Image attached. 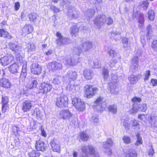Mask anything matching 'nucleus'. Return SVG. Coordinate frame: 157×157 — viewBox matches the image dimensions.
<instances>
[{
  "instance_id": "f257e3e1",
  "label": "nucleus",
  "mask_w": 157,
  "mask_h": 157,
  "mask_svg": "<svg viewBox=\"0 0 157 157\" xmlns=\"http://www.w3.org/2000/svg\"><path fill=\"white\" fill-rule=\"evenodd\" d=\"M68 98L63 94L57 96L55 101V104L58 107L61 108L66 106L68 104Z\"/></svg>"
},
{
  "instance_id": "f03ea898",
  "label": "nucleus",
  "mask_w": 157,
  "mask_h": 157,
  "mask_svg": "<svg viewBox=\"0 0 157 157\" xmlns=\"http://www.w3.org/2000/svg\"><path fill=\"white\" fill-rule=\"evenodd\" d=\"M63 59L65 61L66 63L70 65L75 66L80 61V59L75 56H71L70 55H67L63 57Z\"/></svg>"
},
{
  "instance_id": "7ed1b4c3",
  "label": "nucleus",
  "mask_w": 157,
  "mask_h": 157,
  "mask_svg": "<svg viewBox=\"0 0 157 157\" xmlns=\"http://www.w3.org/2000/svg\"><path fill=\"white\" fill-rule=\"evenodd\" d=\"M72 103L78 111H82L85 109V104L83 101H82L81 99L80 98H73Z\"/></svg>"
},
{
  "instance_id": "20e7f679",
  "label": "nucleus",
  "mask_w": 157,
  "mask_h": 157,
  "mask_svg": "<svg viewBox=\"0 0 157 157\" xmlns=\"http://www.w3.org/2000/svg\"><path fill=\"white\" fill-rule=\"evenodd\" d=\"M47 67L49 70L52 72L61 69L63 67L62 64L53 61L48 63Z\"/></svg>"
},
{
  "instance_id": "39448f33",
  "label": "nucleus",
  "mask_w": 157,
  "mask_h": 157,
  "mask_svg": "<svg viewBox=\"0 0 157 157\" xmlns=\"http://www.w3.org/2000/svg\"><path fill=\"white\" fill-rule=\"evenodd\" d=\"M107 18L105 15H98L94 20V22L96 26L99 27L107 22Z\"/></svg>"
},
{
  "instance_id": "423d86ee",
  "label": "nucleus",
  "mask_w": 157,
  "mask_h": 157,
  "mask_svg": "<svg viewBox=\"0 0 157 157\" xmlns=\"http://www.w3.org/2000/svg\"><path fill=\"white\" fill-rule=\"evenodd\" d=\"M98 91V89L97 88L93 87L91 86H87L85 94L87 98H92Z\"/></svg>"
},
{
  "instance_id": "0eeeda50",
  "label": "nucleus",
  "mask_w": 157,
  "mask_h": 157,
  "mask_svg": "<svg viewBox=\"0 0 157 157\" xmlns=\"http://www.w3.org/2000/svg\"><path fill=\"white\" fill-rule=\"evenodd\" d=\"M113 143L112 140L110 138L108 139L106 142L103 143L102 147L104 149V151L108 155H110L112 153L110 147L112 146Z\"/></svg>"
},
{
  "instance_id": "6e6552de",
  "label": "nucleus",
  "mask_w": 157,
  "mask_h": 157,
  "mask_svg": "<svg viewBox=\"0 0 157 157\" xmlns=\"http://www.w3.org/2000/svg\"><path fill=\"white\" fill-rule=\"evenodd\" d=\"M131 62L130 65V70L132 72H135L137 71L139 66L138 58L137 56H134L131 59Z\"/></svg>"
},
{
  "instance_id": "1a4fd4ad",
  "label": "nucleus",
  "mask_w": 157,
  "mask_h": 157,
  "mask_svg": "<svg viewBox=\"0 0 157 157\" xmlns=\"http://www.w3.org/2000/svg\"><path fill=\"white\" fill-rule=\"evenodd\" d=\"M52 88V85L50 83L43 82L41 84L39 89L40 92L44 94H47L50 92Z\"/></svg>"
},
{
  "instance_id": "9d476101",
  "label": "nucleus",
  "mask_w": 157,
  "mask_h": 157,
  "mask_svg": "<svg viewBox=\"0 0 157 157\" xmlns=\"http://www.w3.org/2000/svg\"><path fill=\"white\" fill-rule=\"evenodd\" d=\"M13 59V57L11 55L5 56L0 59V63L3 66H5L10 64Z\"/></svg>"
},
{
  "instance_id": "9b49d317",
  "label": "nucleus",
  "mask_w": 157,
  "mask_h": 157,
  "mask_svg": "<svg viewBox=\"0 0 157 157\" xmlns=\"http://www.w3.org/2000/svg\"><path fill=\"white\" fill-rule=\"evenodd\" d=\"M8 46L10 49L15 53V54L22 53V48L18 45L15 44L12 42H9Z\"/></svg>"
},
{
  "instance_id": "f8f14e48",
  "label": "nucleus",
  "mask_w": 157,
  "mask_h": 157,
  "mask_svg": "<svg viewBox=\"0 0 157 157\" xmlns=\"http://www.w3.org/2000/svg\"><path fill=\"white\" fill-rule=\"evenodd\" d=\"M59 115L61 118L69 120L72 117L73 114L68 109H65L60 112Z\"/></svg>"
},
{
  "instance_id": "ddd939ff",
  "label": "nucleus",
  "mask_w": 157,
  "mask_h": 157,
  "mask_svg": "<svg viewBox=\"0 0 157 157\" xmlns=\"http://www.w3.org/2000/svg\"><path fill=\"white\" fill-rule=\"evenodd\" d=\"M103 98L101 97H99L95 101V104L93 105L94 109L98 111H100L102 109V102Z\"/></svg>"
},
{
  "instance_id": "4468645a",
  "label": "nucleus",
  "mask_w": 157,
  "mask_h": 157,
  "mask_svg": "<svg viewBox=\"0 0 157 157\" xmlns=\"http://www.w3.org/2000/svg\"><path fill=\"white\" fill-rule=\"evenodd\" d=\"M56 35L58 37L57 39V43L59 46H61L67 43L68 40L63 36L60 33L57 32Z\"/></svg>"
},
{
  "instance_id": "2eb2a0df",
  "label": "nucleus",
  "mask_w": 157,
  "mask_h": 157,
  "mask_svg": "<svg viewBox=\"0 0 157 157\" xmlns=\"http://www.w3.org/2000/svg\"><path fill=\"white\" fill-rule=\"evenodd\" d=\"M115 76H113L112 78V82L109 83V91L111 94H114L116 87V84L117 82V80L116 79Z\"/></svg>"
},
{
  "instance_id": "dca6fc26",
  "label": "nucleus",
  "mask_w": 157,
  "mask_h": 157,
  "mask_svg": "<svg viewBox=\"0 0 157 157\" xmlns=\"http://www.w3.org/2000/svg\"><path fill=\"white\" fill-rule=\"evenodd\" d=\"M31 72L35 75H39L42 71L41 67L37 63L33 64L31 67Z\"/></svg>"
},
{
  "instance_id": "f3484780",
  "label": "nucleus",
  "mask_w": 157,
  "mask_h": 157,
  "mask_svg": "<svg viewBox=\"0 0 157 157\" xmlns=\"http://www.w3.org/2000/svg\"><path fill=\"white\" fill-rule=\"evenodd\" d=\"M33 107L32 101L26 100L23 103L22 105V110L25 112L29 111Z\"/></svg>"
},
{
  "instance_id": "a211bd4d",
  "label": "nucleus",
  "mask_w": 157,
  "mask_h": 157,
  "mask_svg": "<svg viewBox=\"0 0 157 157\" xmlns=\"http://www.w3.org/2000/svg\"><path fill=\"white\" fill-rule=\"evenodd\" d=\"M79 15V13L75 9L73 8L68 10L67 16L70 19L77 18Z\"/></svg>"
},
{
  "instance_id": "6ab92c4d",
  "label": "nucleus",
  "mask_w": 157,
  "mask_h": 157,
  "mask_svg": "<svg viewBox=\"0 0 157 157\" xmlns=\"http://www.w3.org/2000/svg\"><path fill=\"white\" fill-rule=\"evenodd\" d=\"M133 18H136L138 20L139 23L142 26L144 22V19L143 14L139 11L136 12H133Z\"/></svg>"
},
{
  "instance_id": "aec40b11",
  "label": "nucleus",
  "mask_w": 157,
  "mask_h": 157,
  "mask_svg": "<svg viewBox=\"0 0 157 157\" xmlns=\"http://www.w3.org/2000/svg\"><path fill=\"white\" fill-rule=\"evenodd\" d=\"M83 52H86L90 50L92 47V42L87 41L83 42L80 45Z\"/></svg>"
},
{
  "instance_id": "412c9836",
  "label": "nucleus",
  "mask_w": 157,
  "mask_h": 157,
  "mask_svg": "<svg viewBox=\"0 0 157 157\" xmlns=\"http://www.w3.org/2000/svg\"><path fill=\"white\" fill-rule=\"evenodd\" d=\"M50 144L53 151L57 152H59L60 151V146L56 140H51Z\"/></svg>"
},
{
  "instance_id": "4be33fe9",
  "label": "nucleus",
  "mask_w": 157,
  "mask_h": 157,
  "mask_svg": "<svg viewBox=\"0 0 157 157\" xmlns=\"http://www.w3.org/2000/svg\"><path fill=\"white\" fill-rule=\"evenodd\" d=\"M26 65V61H24L23 62L20 77V80H21L22 81H23L25 80L27 75Z\"/></svg>"
},
{
  "instance_id": "5701e85b",
  "label": "nucleus",
  "mask_w": 157,
  "mask_h": 157,
  "mask_svg": "<svg viewBox=\"0 0 157 157\" xmlns=\"http://www.w3.org/2000/svg\"><path fill=\"white\" fill-rule=\"evenodd\" d=\"M37 84V82L35 78H31L26 85V87L28 89H31L36 87Z\"/></svg>"
},
{
  "instance_id": "b1692460",
  "label": "nucleus",
  "mask_w": 157,
  "mask_h": 157,
  "mask_svg": "<svg viewBox=\"0 0 157 157\" xmlns=\"http://www.w3.org/2000/svg\"><path fill=\"white\" fill-rule=\"evenodd\" d=\"M36 47L33 43H29L26 45L25 49L29 53L32 54L35 52Z\"/></svg>"
},
{
  "instance_id": "393cba45",
  "label": "nucleus",
  "mask_w": 157,
  "mask_h": 157,
  "mask_svg": "<svg viewBox=\"0 0 157 157\" xmlns=\"http://www.w3.org/2000/svg\"><path fill=\"white\" fill-rule=\"evenodd\" d=\"M46 145L42 141L39 140L36 141L35 144L36 149L38 151H44L45 150Z\"/></svg>"
},
{
  "instance_id": "a878e982",
  "label": "nucleus",
  "mask_w": 157,
  "mask_h": 157,
  "mask_svg": "<svg viewBox=\"0 0 157 157\" xmlns=\"http://www.w3.org/2000/svg\"><path fill=\"white\" fill-rule=\"evenodd\" d=\"M0 85L5 88H9L11 86V83L8 79L3 78L0 79Z\"/></svg>"
},
{
  "instance_id": "bb28decb",
  "label": "nucleus",
  "mask_w": 157,
  "mask_h": 157,
  "mask_svg": "<svg viewBox=\"0 0 157 157\" xmlns=\"http://www.w3.org/2000/svg\"><path fill=\"white\" fill-rule=\"evenodd\" d=\"M141 77L140 75H137L136 76L133 75H130L128 78V79L132 84L136 83L138 80L140 79Z\"/></svg>"
},
{
  "instance_id": "cd10ccee",
  "label": "nucleus",
  "mask_w": 157,
  "mask_h": 157,
  "mask_svg": "<svg viewBox=\"0 0 157 157\" xmlns=\"http://www.w3.org/2000/svg\"><path fill=\"white\" fill-rule=\"evenodd\" d=\"M83 75L87 79H90L92 77L93 72L90 69H85L83 71Z\"/></svg>"
},
{
  "instance_id": "c85d7f7f",
  "label": "nucleus",
  "mask_w": 157,
  "mask_h": 157,
  "mask_svg": "<svg viewBox=\"0 0 157 157\" xmlns=\"http://www.w3.org/2000/svg\"><path fill=\"white\" fill-rule=\"evenodd\" d=\"M151 126L152 127H157V116H151L149 120Z\"/></svg>"
},
{
  "instance_id": "c756f323",
  "label": "nucleus",
  "mask_w": 157,
  "mask_h": 157,
  "mask_svg": "<svg viewBox=\"0 0 157 157\" xmlns=\"http://www.w3.org/2000/svg\"><path fill=\"white\" fill-rule=\"evenodd\" d=\"M67 77L70 80L74 81L77 77V73L75 71H69L67 73Z\"/></svg>"
},
{
  "instance_id": "7c9ffc66",
  "label": "nucleus",
  "mask_w": 157,
  "mask_h": 157,
  "mask_svg": "<svg viewBox=\"0 0 157 157\" xmlns=\"http://www.w3.org/2000/svg\"><path fill=\"white\" fill-rule=\"evenodd\" d=\"M33 30V27L31 25L26 24L24 27L22 31L25 34H28L31 33Z\"/></svg>"
},
{
  "instance_id": "2f4dec72",
  "label": "nucleus",
  "mask_w": 157,
  "mask_h": 157,
  "mask_svg": "<svg viewBox=\"0 0 157 157\" xmlns=\"http://www.w3.org/2000/svg\"><path fill=\"white\" fill-rule=\"evenodd\" d=\"M88 148L91 155L94 157H99V153L95 151V149L93 146L89 145L88 146Z\"/></svg>"
},
{
  "instance_id": "473e14b6",
  "label": "nucleus",
  "mask_w": 157,
  "mask_h": 157,
  "mask_svg": "<svg viewBox=\"0 0 157 157\" xmlns=\"http://www.w3.org/2000/svg\"><path fill=\"white\" fill-rule=\"evenodd\" d=\"M63 77L59 76H56L53 79L52 82L55 85H59L63 82Z\"/></svg>"
},
{
  "instance_id": "72a5a7b5",
  "label": "nucleus",
  "mask_w": 157,
  "mask_h": 157,
  "mask_svg": "<svg viewBox=\"0 0 157 157\" xmlns=\"http://www.w3.org/2000/svg\"><path fill=\"white\" fill-rule=\"evenodd\" d=\"M126 157H136L137 153L134 151H132L131 149H127L124 152Z\"/></svg>"
},
{
  "instance_id": "f704fd0d",
  "label": "nucleus",
  "mask_w": 157,
  "mask_h": 157,
  "mask_svg": "<svg viewBox=\"0 0 157 157\" xmlns=\"http://www.w3.org/2000/svg\"><path fill=\"white\" fill-rule=\"evenodd\" d=\"M90 64L93 68H98L101 67L100 61L97 59H95L93 61H91Z\"/></svg>"
},
{
  "instance_id": "c9c22d12",
  "label": "nucleus",
  "mask_w": 157,
  "mask_h": 157,
  "mask_svg": "<svg viewBox=\"0 0 157 157\" xmlns=\"http://www.w3.org/2000/svg\"><path fill=\"white\" fill-rule=\"evenodd\" d=\"M0 36L5 38L6 37L9 39H11L12 38V36L10 34L3 29H0Z\"/></svg>"
},
{
  "instance_id": "e433bc0d",
  "label": "nucleus",
  "mask_w": 157,
  "mask_h": 157,
  "mask_svg": "<svg viewBox=\"0 0 157 157\" xmlns=\"http://www.w3.org/2000/svg\"><path fill=\"white\" fill-rule=\"evenodd\" d=\"M19 66L16 63L13 64L9 67L10 71L12 73L17 72Z\"/></svg>"
},
{
  "instance_id": "4c0bfd02",
  "label": "nucleus",
  "mask_w": 157,
  "mask_h": 157,
  "mask_svg": "<svg viewBox=\"0 0 157 157\" xmlns=\"http://www.w3.org/2000/svg\"><path fill=\"white\" fill-rule=\"evenodd\" d=\"M95 13V11L94 9H87L85 11V15L89 18H91L94 15Z\"/></svg>"
},
{
  "instance_id": "58836bf2",
  "label": "nucleus",
  "mask_w": 157,
  "mask_h": 157,
  "mask_svg": "<svg viewBox=\"0 0 157 157\" xmlns=\"http://www.w3.org/2000/svg\"><path fill=\"white\" fill-rule=\"evenodd\" d=\"M78 29L76 26H73L71 28V34L72 36H76L78 34Z\"/></svg>"
},
{
  "instance_id": "ea45409f",
  "label": "nucleus",
  "mask_w": 157,
  "mask_h": 157,
  "mask_svg": "<svg viewBox=\"0 0 157 157\" xmlns=\"http://www.w3.org/2000/svg\"><path fill=\"white\" fill-rule=\"evenodd\" d=\"M38 17V15L34 12L31 13L28 15V17L30 21L33 22L36 21Z\"/></svg>"
},
{
  "instance_id": "a19ab883",
  "label": "nucleus",
  "mask_w": 157,
  "mask_h": 157,
  "mask_svg": "<svg viewBox=\"0 0 157 157\" xmlns=\"http://www.w3.org/2000/svg\"><path fill=\"white\" fill-rule=\"evenodd\" d=\"M109 111L113 113L116 114L117 111V107L116 105H110L108 107Z\"/></svg>"
},
{
  "instance_id": "79ce46f5",
  "label": "nucleus",
  "mask_w": 157,
  "mask_h": 157,
  "mask_svg": "<svg viewBox=\"0 0 157 157\" xmlns=\"http://www.w3.org/2000/svg\"><path fill=\"white\" fill-rule=\"evenodd\" d=\"M152 29V26L150 25H148L147 27V39L150 40L151 37Z\"/></svg>"
},
{
  "instance_id": "37998d69",
  "label": "nucleus",
  "mask_w": 157,
  "mask_h": 157,
  "mask_svg": "<svg viewBox=\"0 0 157 157\" xmlns=\"http://www.w3.org/2000/svg\"><path fill=\"white\" fill-rule=\"evenodd\" d=\"M83 50L81 46L75 48L74 49V53L78 56H79L82 53Z\"/></svg>"
},
{
  "instance_id": "c03bdc74",
  "label": "nucleus",
  "mask_w": 157,
  "mask_h": 157,
  "mask_svg": "<svg viewBox=\"0 0 157 157\" xmlns=\"http://www.w3.org/2000/svg\"><path fill=\"white\" fill-rule=\"evenodd\" d=\"M81 150L83 153L80 157L83 156H86L87 157H88L87 154L88 153V151L87 147L85 145L82 146Z\"/></svg>"
},
{
  "instance_id": "a18cd8bd",
  "label": "nucleus",
  "mask_w": 157,
  "mask_h": 157,
  "mask_svg": "<svg viewBox=\"0 0 157 157\" xmlns=\"http://www.w3.org/2000/svg\"><path fill=\"white\" fill-rule=\"evenodd\" d=\"M148 18L151 21L154 20L155 14L154 11L152 10H150L147 13Z\"/></svg>"
},
{
  "instance_id": "49530a36",
  "label": "nucleus",
  "mask_w": 157,
  "mask_h": 157,
  "mask_svg": "<svg viewBox=\"0 0 157 157\" xmlns=\"http://www.w3.org/2000/svg\"><path fill=\"white\" fill-rule=\"evenodd\" d=\"M107 53L112 57H116L117 56V52L114 50L112 49H108Z\"/></svg>"
},
{
  "instance_id": "de8ad7c7",
  "label": "nucleus",
  "mask_w": 157,
  "mask_h": 157,
  "mask_svg": "<svg viewBox=\"0 0 157 157\" xmlns=\"http://www.w3.org/2000/svg\"><path fill=\"white\" fill-rule=\"evenodd\" d=\"M15 55L17 60L19 61L20 63L22 64L23 63V62L25 60L23 61V57L22 56L23 55V54L22 53V52L21 54H15Z\"/></svg>"
},
{
  "instance_id": "09e8293b",
  "label": "nucleus",
  "mask_w": 157,
  "mask_h": 157,
  "mask_svg": "<svg viewBox=\"0 0 157 157\" xmlns=\"http://www.w3.org/2000/svg\"><path fill=\"white\" fill-rule=\"evenodd\" d=\"M147 107L146 104H143L139 105L138 110L142 112H145L147 110Z\"/></svg>"
},
{
  "instance_id": "8fccbe9b",
  "label": "nucleus",
  "mask_w": 157,
  "mask_h": 157,
  "mask_svg": "<svg viewBox=\"0 0 157 157\" xmlns=\"http://www.w3.org/2000/svg\"><path fill=\"white\" fill-rule=\"evenodd\" d=\"M80 137L82 140L86 141L88 140L89 136L85 132H82L80 133Z\"/></svg>"
},
{
  "instance_id": "3c124183",
  "label": "nucleus",
  "mask_w": 157,
  "mask_h": 157,
  "mask_svg": "<svg viewBox=\"0 0 157 157\" xmlns=\"http://www.w3.org/2000/svg\"><path fill=\"white\" fill-rule=\"evenodd\" d=\"M30 157H39L40 154L37 152L35 151H33L32 152L29 153L28 154Z\"/></svg>"
},
{
  "instance_id": "603ef678",
  "label": "nucleus",
  "mask_w": 157,
  "mask_h": 157,
  "mask_svg": "<svg viewBox=\"0 0 157 157\" xmlns=\"http://www.w3.org/2000/svg\"><path fill=\"white\" fill-rule=\"evenodd\" d=\"M79 89V86L78 85H76L75 86L74 85H71L70 86V90L72 92L74 93L76 92Z\"/></svg>"
},
{
  "instance_id": "864d4df0",
  "label": "nucleus",
  "mask_w": 157,
  "mask_h": 157,
  "mask_svg": "<svg viewBox=\"0 0 157 157\" xmlns=\"http://www.w3.org/2000/svg\"><path fill=\"white\" fill-rule=\"evenodd\" d=\"M117 62L114 59H111L109 63V65L110 67H116Z\"/></svg>"
},
{
  "instance_id": "5fc2aeb1",
  "label": "nucleus",
  "mask_w": 157,
  "mask_h": 157,
  "mask_svg": "<svg viewBox=\"0 0 157 157\" xmlns=\"http://www.w3.org/2000/svg\"><path fill=\"white\" fill-rule=\"evenodd\" d=\"M128 39L126 37H124L122 39V43L123 47L124 48H126L128 46Z\"/></svg>"
},
{
  "instance_id": "6e6d98bb",
  "label": "nucleus",
  "mask_w": 157,
  "mask_h": 157,
  "mask_svg": "<svg viewBox=\"0 0 157 157\" xmlns=\"http://www.w3.org/2000/svg\"><path fill=\"white\" fill-rule=\"evenodd\" d=\"M137 140L136 142L135 143V144L138 146L142 143V140L141 137L140 136L139 134L137 135Z\"/></svg>"
},
{
  "instance_id": "4d7b16f0",
  "label": "nucleus",
  "mask_w": 157,
  "mask_h": 157,
  "mask_svg": "<svg viewBox=\"0 0 157 157\" xmlns=\"http://www.w3.org/2000/svg\"><path fill=\"white\" fill-rule=\"evenodd\" d=\"M71 124L73 127H75L78 125L77 118L76 117H74L73 119L70 121Z\"/></svg>"
},
{
  "instance_id": "13d9d810",
  "label": "nucleus",
  "mask_w": 157,
  "mask_h": 157,
  "mask_svg": "<svg viewBox=\"0 0 157 157\" xmlns=\"http://www.w3.org/2000/svg\"><path fill=\"white\" fill-rule=\"evenodd\" d=\"M141 6L144 9L146 10L147 9L148 5L149 2L147 1L142 2L141 4Z\"/></svg>"
},
{
  "instance_id": "bf43d9fd",
  "label": "nucleus",
  "mask_w": 157,
  "mask_h": 157,
  "mask_svg": "<svg viewBox=\"0 0 157 157\" xmlns=\"http://www.w3.org/2000/svg\"><path fill=\"white\" fill-rule=\"evenodd\" d=\"M152 47L154 51H157V39L153 40Z\"/></svg>"
},
{
  "instance_id": "052dcab7",
  "label": "nucleus",
  "mask_w": 157,
  "mask_h": 157,
  "mask_svg": "<svg viewBox=\"0 0 157 157\" xmlns=\"http://www.w3.org/2000/svg\"><path fill=\"white\" fill-rule=\"evenodd\" d=\"M145 76V78H144V80L145 81L146 80H148L151 75L150 71V70H147L146 71L145 73L144 74Z\"/></svg>"
},
{
  "instance_id": "680f3d73",
  "label": "nucleus",
  "mask_w": 157,
  "mask_h": 157,
  "mask_svg": "<svg viewBox=\"0 0 157 157\" xmlns=\"http://www.w3.org/2000/svg\"><path fill=\"white\" fill-rule=\"evenodd\" d=\"M122 139L124 142L126 144H128L130 142V139L129 137L124 136L123 137Z\"/></svg>"
},
{
  "instance_id": "e2e57ef3",
  "label": "nucleus",
  "mask_w": 157,
  "mask_h": 157,
  "mask_svg": "<svg viewBox=\"0 0 157 157\" xmlns=\"http://www.w3.org/2000/svg\"><path fill=\"white\" fill-rule=\"evenodd\" d=\"M8 99L7 97H2V103L3 105H8Z\"/></svg>"
},
{
  "instance_id": "0e129e2a",
  "label": "nucleus",
  "mask_w": 157,
  "mask_h": 157,
  "mask_svg": "<svg viewBox=\"0 0 157 157\" xmlns=\"http://www.w3.org/2000/svg\"><path fill=\"white\" fill-rule=\"evenodd\" d=\"M102 74L104 76L105 79H107L108 77V70L106 69H104L102 72Z\"/></svg>"
},
{
  "instance_id": "69168bd1",
  "label": "nucleus",
  "mask_w": 157,
  "mask_h": 157,
  "mask_svg": "<svg viewBox=\"0 0 157 157\" xmlns=\"http://www.w3.org/2000/svg\"><path fill=\"white\" fill-rule=\"evenodd\" d=\"M121 124H122L124 126L125 129H128V124L127 121L126 120H124L123 119H121Z\"/></svg>"
},
{
  "instance_id": "338daca9",
  "label": "nucleus",
  "mask_w": 157,
  "mask_h": 157,
  "mask_svg": "<svg viewBox=\"0 0 157 157\" xmlns=\"http://www.w3.org/2000/svg\"><path fill=\"white\" fill-rule=\"evenodd\" d=\"M50 8L53 11L54 13H57L59 11V9L54 5H51Z\"/></svg>"
},
{
  "instance_id": "774afa93",
  "label": "nucleus",
  "mask_w": 157,
  "mask_h": 157,
  "mask_svg": "<svg viewBox=\"0 0 157 157\" xmlns=\"http://www.w3.org/2000/svg\"><path fill=\"white\" fill-rule=\"evenodd\" d=\"M37 122L33 121L30 123L32 129H35L36 128V126L37 124Z\"/></svg>"
}]
</instances>
